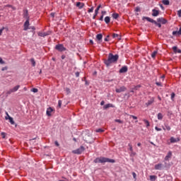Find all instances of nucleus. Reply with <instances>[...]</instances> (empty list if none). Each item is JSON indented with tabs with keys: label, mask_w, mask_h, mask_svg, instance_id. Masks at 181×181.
<instances>
[{
	"label": "nucleus",
	"mask_w": 181,
	"mask_h": 181,
	"mask_svg": "<svg viewBox=\"0 0 181 181\" xmlns=\"http://www.w3.org/2000/svg\"><path fill=\"white\" fill-rule=\"evenodd\" d=\"M131 118H133V119H138V117L136 116L130 115Z\"/></svg>",
	"instance_id": "nucleus-53"
},
{
	"label": "nucleus",
	"mask_w": 181,
	"mask_h": 181,
	"mask_svg": "<svg viewBox=\"0 0 181 181\" xmlns=\"http://www.w3.org/2000/svg\"><path fill=\"white\" fill-rule=\"evenodd\" d=\"M93 11H94V7H91L88 11V13H91V12H93Z\"/></svg>",
	"instance_id": "nucleus-42"
},
{
	"label": "nucleus",
	"mask_w": 181,
	"mask_h": 181,
	"mask_svg": "<svg viewBox=\"0 0 181 181\" xmlns=\"http://www.w3.org/2000/svg\"><path fill=\"white\" fill-rule=\"evenodd\" d=\"M125 90H127L125 86H121L119 88H116L115 91L116 93H123V91H125Z\"/></svg>",
	"instance_id": "nucleus-11"
},
{
	"label": "nucleus",
	"mask_w": 181,
	"mask_h": 181,
	"mask_svg": "<svg viewBox=\"0 0 181 181\" xmlns=\"http://www.w3.org/2000/svg\"><path fill=\"white\" fill-rule=\"evenodd\" d=\"M5 30V27H3L1 29H0V36L2 35V32Z\"/></svg>",
	"instance_id": "nucleus-47"
},
{
	"label": "nucleus",
	"mask_w": 181,
	"mask_h": 181,
	"mask_svg": "<svg viewBox=\"0 0 181 181\" xmlns=\"http://www.w3.org/2000/svg\"><path fill=\"white\" fill-rule=\"evenodd\" d=\"M139 88H141V85H137L136 86L134 87V90H138Z\"/></svg>",
	"instance_id": "nucleus-49"
},
{
	"label": "nucleus",
	"mask_w": 181,
	"mask_h": 181,
	"mask_svg": "<svg viewBox=\"0 0 181 181\" xmlns=\"http://www.w3.org/2000/svg\"><path fill=\"white\" fill-rule=\"evenodd\" d=\"M173 35L175 36V35H177V31H173Z\"/></svg>",
	"instance_id": "nucleus-63"
},
{
	"label": "nucleus",
	"mask_w": 181,
	"mask_h": 181,
	"mask_svg": "<svg viewBox=\"0 0 181 181\" xmlns=\"http://www.w3.org/2000/svg\"><path fill=\"white\" fill-rule=\"evenodd\" d=\"M84 151H86V148L83 146H80V148L74 150L72 151L73 153H75V155H81V153H83V152H84Z\"/></svg>",
	"instance_id": "nucleus-4"
},
{
	"label": "nucleus",
	"mask_w": 181,
	"mask_h": 181,
	"mask_svg": "<svg viewBox=\"0 0 181 181\" xmlns=\"http://www.w3.org/2000/svg\"><path fill=\"white\" fill-rule=\"evenodd\" d=\"M30 62H31V64H32L33 67H35V66H36V62L35 61V59L32 58L30 59Z\"/></svg>",
	"instance_id": "nucleus-30"
},
{
	"label": "nucleus",
	"mask_w": 181,
	"mask_h": 181,
	"mask_svg": "<svg viewBox=\"0 0 181 181\" xmlns=\"http://www.w3.org/2000/svg\"><path fill=\"white\" fill-rule=\"evenodd\" d=\"M177 53H181V49H177Z\"/></svg>",
	"instance_id": "nucleus-64"
},
{
	"label": "nucleus",
	"mask_w": 181,
	"mask_h": 181,
	"mask_svg": "<svg viewBox=\"0 0 181 181\" xmlns=\"http://www.w3.org/2000/svg\"><path fill=\"white\" fill-rule=\"evenodd\" d=\"M127 71H128V66H124L119 69V73L123 74V73H127Z\"/></svg>",
	"instance_id": "nucleus-8"
},
{
	"label": "nucleus",
	"mask_w": 181,
	"mask_h": 181,
	"mask_svg": "<svg viewBox=\"0 0 181 181\" xmlns=\"http://www.w3.org/2000/svg\"><path fill=\"white\" fill-rule=\"evenodd\" d=\"M177 32V35H181V27L180 28V30Z\"/></svg>",
	"instance_id": "nucleus-60"
},
{
	"label": "nucleus",
	"mask_w": 181,
	"mask_h": 181,
	"mask_svg": "<svg viewBox=\"0 0 181 181\" xmlns=\"http://www.w3.org/2000/svg\"><path fill=\"white\" fill-rule=\"evenodd\" d=\"M29 20H26L25 22L24 23V29L23 30H28L29 29Z\"/></svg>",
	"instance_id": "nucleus-14"
},
{
	"label": "nucleus",
	"mask_w": 181,
	"mask_h": 181,
	"mask_svg": "<svg viewBox=\"0 0 181 181\" xmlns=\"http://www.w3.org/2000/svg\"><path fill=\"white\" fill-rule=\"evenodd\" d=\"M49 35H52V31H47L45 33H39L38 35H40L41 37H45V36H49Z\"/></svg>",
	"instance_id": "nucleus-7"
},
{
	"label": "nucleus",
	"mask_w": 181,
	"mask_h": 181,
	"mask_svg": "<svg viewBox=\"0 0 181 181\" xmlns=\"http://www.w3.org/2000/svg\"><path fill=\"white\" fill-rule=\"evenodd\" d=\"M156 179H158V177H156V175H150V180L155 181L156 180Z\"/></svg>",
	"instance_id": "nucleus-26"
},
{
	"label": "nucleus",
	"mask_w": 181,
	"mask_h": 181,
	"mask_svg": "<svg viewBox=\"0 0 181 181\" xmlns=\"http://www.w3.org/2000/svg\"><path fill=\"white\" fill-rule=\"evenodd\" d=\"M0 64H5V61L0 57Z\"/></svg>",
	"instance_id": "nucleus-45"
},
{
	"label": "nucleus",
	"mask_w": 181,
	"mask_h": 181,
	"mask_svg": "<svg viewBox=\"0 0 181 181\" xmlns=\"http://www.w3.org/2000/svg\"><path fill=\"white\" fill-rule=\"evenodd\" d=\"M55 49L57 50L58 52H66V49L64 47V45L63 44H57L55 46Z\"/></svg>",
	"instance_id": "nucleus-5"
},
{
	"label": "nucleus",
	"mask_w": 181,
	"mask_h": 181,
	"mask_svg": "<svg viewBox=\"0 0 181 181\" xmlns=\"http://www.w3.org/2000/svg\"><path fill=\"white\" fill-rule=\"evenodd\" d=\"M101 13H102V16H104V15L107 13V11H102Z\"/></svg>",
	"instance_id": "nucleus-61"
},
{
	"label": "nucleus",
	"mask_w": 181,
	"mask_h": 181,
	"mask_svg": "<svg viewBox=\"0 0 181 181\" xmlns=\"http://www.w3.org/2000/svg\"><path fill=\"white\" fill-rule=\"evenodd\" d=\"M180 141V139L177 138L175 139V137H170V141L171 144H176V142H179Z\"/></svg>",
	"instance_id": "nucleus-12"
},
{
	"label": "nucleus",
	"mask_w": 181,
	"mask_h": 181,
	"mask_svg": "<svg viewBox=\"0 0 181 181\" xmlns=\"http://www.w3.org/2000/svg\"><path fill=\"white\" fill-rule=\"evenodd\" d=\"M84 3H81L80 1L76 3V6L79 8V9H83L84 8Z\"/></svg>",
	"instance_id": "nucleus-15"
},
{
	"label": "nucleus",
	"mask_w": 181,
	"mask_h": 181,
	"mask_svg": "<svg viewBox=\"0 0 181 181\" xmlns=\"http://www.w3.org/2000/svg\"><path fill=\"white\" fill-rule=\"evenodd\" d=\"M12 93H13V90H12V89H10L6 92V95H9L10 94H12Z\"/></svg>",
	"instance_id": "nucleus-40"
},
{
	"label": "nucleus",
	"mask_w": 181,
	"mask_h": 181,
	"mask_svg": "<svg viewBox=\"0 0 181 181\" xmlns=\"http://www.w3.org/2000/svg\"><path fill=\"white\" fill-rule=\"evenodd\" d=\"M162 168H163V165L162 163L156 164L154 166L156 170H162Z\"/></svg>",
	"instance_id": "nucleus-10"
},
{
	"label": "nucleus",
	"mask_w": 181,
	"mask_h": 181,
	"mask_svg": "<svg viewBox=\"0 0 181 181\" xmlns=\"http://www.w3.org/2000/svg\"><path fill=\"white\" fill-rule=\"evenodd\" d=\"M157 22H158L159 23H162V25H166V23H168V20L161 17V18H157Z\"/></svg>",
	"instance_id": "nucleus-6"
},
{
	"label": "nucleus",
	"mask_w": 181,
	"mask_h": 181,
	"mask_svg": "<svg viewBox=\"0 0 181 181\" xmlns=\"http://www.w3.org/2000/svg\"><path fill=\"white\" fill-rule=\"evenodd\" d=\"M58 107H59V108H62V100H59L58 101Z\"/></svg>",
	"instance_id": "nucleus-44"
},
{
	"label": "nucleus",
	"mask_w": 181,
	"mask_h": 181,
	"mask_svg": "<svg viewBox=\"0 0 181 181\" xmlns=\"http://www.w3.org/2000/svg\"><path fill=\"white\" fill-rule=\"evenodd\" d=\"M165 128H163V129H167V131H170V127L169 125L165 124Z\"/></svg>",
	"instance_id": "nucleus-35"
},
{
	"label": "nucleus",
	"mask_w": 181,
	"mask_h": 181,
	"mask_svg": "<svg viewBox=\"0 0 181 181\" xmlns=\"http://www.w3.org/2000/svg\"><path fill=\"white\" fill-rule=\"evenodd\" d=\"M19 88H21V86L17 85L14 88H11V90H13V93H16V91L19 90Z\"/></svg>",
	"instance_id": "nucleus-21"
},
{
	"label": "nucleus",
	"mask_w": 181,
	"mask_h": 181,
	"mask_svg": "<svg viewBox=\"0 0 181 181\" xmlns=\"http://www.w3.org/2000/svg\"><path fill=\"white\" fill-rule=\"evenodd\" d=\"M158 54V51H153L151 54V57L153 59H155V57H156V55Z\"/></svg>",
	"instance_id": "nucleus-27"
},
{
	"label": "nucleus",
	"mask_w": 181,
	"mask_h": 181,
	"mask_svg": "<svg viewBox=\"0 0 181 181\" xmlns=\"http://www.w3.org/2000/svg\"><path fill=\"white\" fill-rule=\"evenodd\" d=\"M177 47H176V46H174V47H173V52H174V53H177Z\"/></svg>",
	"instance_id": "nucleus-36"
},
{
	"label": "nucleus",
	"mask_w": 181,
	"mask_h": 181,
	"mask_svg": "<svg viewBox=\"0 0 181 181\" xmlns=\"http://www.w3.org/2000/svg\"><path fill=\"white\" fill-rule=\"evenodd\" d=\"M108 37H110V35H107V37L105 38V42H108Z\"/></svg>",
	"instance_id": "nucleus-62"
},
{
	"label": "nucleus",
	"mask_w": 181,
	"mask_h": 181,
	"mask_svg": "<svg viewBox=\"0 0 181 181\" xmlns=\"http://www.w3.org/2000/svg\"><path fill=\"white\" fill-rule=\"evenodd\" d=\"M175 95H176V94H175V93H171V100H172V101H175Z\"/></svg>",
	"instance_id": "nucleus-34"
},
{
	"label": "nucleus",
	"mask_w": 181,
	"mask_h": 181,
	"mask_svg": "<svg viewBox=\"0 0 181 181\" xmlns=\"http://www.w3.org/2000/svg\"><path fill=\"white\" fill-rule=\"evenodd\" d=\"M6 115H8V121H9L10 124H11V125H14L15 121H13V118H12L11 116H9L8 112H6Z\"/></svg>",
	"instance_id": "nucleus-19"
},
{
	"label": "nucleus",
	"mask_w": 181,
	"mask_h": 181,
	"mask_svg": "<svg viewBox=\"0 0 181 181\" xmlns=\"http://www.w3.org/2000/svg\"><path fill=\"white\" fill-rule=\"evenodd\" d=\"M1 136H2L3 139H5L6 136V133L1 132Z\"/></svg>",
	"instance_id": "nucleus-39"
},
{
	"label": "nucleus",
	"mask_w": 181,
	"mask_h": 181,
	"mask_svg": "<svg viewBox=\"0 0 181 181\" xmlns=\"http://www.w3.org/2000/svg\"><path fill=\"white\" fill-rule=\"evenodd\" d=\"M99 21H104V16H101L100 18H99Z\"/></svg>",
	"instance_id": "nucleus-59"
},
{
	"label": "nucleus",
	"mask_w": 181,
	"mask_h": 181,
	"mask_svg": "<svg viewBox=\"0 0 181 181\" xmlns=\"http://www.w3.org/2000/svg\"><path fill=\"white\" fill-rule=\"evenodd\" d=\"M155 103V98H151V100H148L147 103H146V107H149V105H152Z\"/></svg>",
	"instance_id": "nucleus-9"
},
{
	"label": "nucleus",
	"mask_w": 181,
	"mask_h": 181,
	"mask_svg": "<svg viewBox=\"0 0 181 181\" xmlns=\"http://www.w3.org/2000/svg\"><path fill=\"white\" fill-rule=\"evenodd\" d=\"M96 39L97 40H98L99 42H101V40H103V34H98L96 35Z\"/></svg>",
	"instance_id": "nucleus-22"
},
{
	"label": "nucleus",
	"mask_w": 181,
	"mask_h": 181,
	"mask_svg": "<svg viewBox=\"0 0 181 181\" xmlns=\"http://www.w3.org/2000/svg\"><path fill=\"white\" fill-rule=\"evenodd\" d=\"M158 119H163V115L162 113L158 114Z\"/></svg>",
	"instance_id": "nucleus-31"
},
{
	"label": "nucleus",
	"mask_w": 181,
	"mask_h": 181,
	"mask_svg": "<svg viewBox=\"0 0 181 181\" xmlns=\"http://www.w3.org/2000/svg\"><path fill=\"white\" fill-rule=\"evenodd\" d=\"M135 11H136V12H140L141 11V8L139 7H136Z\"/></svg>",
	"instance_id": "nucleus-56"
},
{
	"label": "nucleus",
	"mask_w": 181,
	"mask_h": 181,
	"mask_svg": "<svg viewBox=\"0 0 181 181\" xmlns=\"http://www.w3.org/2000/svg\"><path fill=\"white\" fill-rule=\"evenodd\" d=\"M132 176H133L134 179H136V173L133 172L132 173Z\"/></svg>",
	"instance_id": "nucleus-52"
},
{
	"label": "nucleus",
	"mask_w": 181,
	"mask_h": 181,
	"mask_svg": "<svg viewBox=\"0 0 181 181\" xmlns=\"http://www.w3.org/2000/svg\"><path fill=\"white\" fill-rule=\"evenodd\" d=\"M110 21H111V18H110V16H106V17L105 18V23H107V24L110 23Z\"/></svg>",
	"instance_id": "nucleus-25"
},
{
	"label": "nucleus",
	"mask_w": 181,
	"mask_h": 181,
	"mask_svg": "<svg viewBox=\"0 0 181 181\" xmlns=\"http://www.w3.org/2000/svg\"><path fill=\"white\" fill-rule=\"evenodd\" d=\"M128 146L129 148L130 152H132V151H134V148H132V144H129Z\"/></svg>",
	"instance_id": "nucleus-37"
},
{
	"label": "nucleus",
	"mask_w": 181,
	"mask_h": 181,
	"mask_svg": "<svg viewBox=\"0 0 181 181\" xmlns=\"http://www.w3.org/2000/svg\"><path fill=\"white\" fill-rule=\"evenodd\" d=\"M144 19H146L148 22H150L151 23H154L156 26H158V28H162V24L160 23H158V21L149 18V17H143V21Z\"/></svg>",
	"instance_id": "nucleus-3"
},
{
	"label": "nucleus",
	"mask_w": 181,
	"mask_h": 181,
	"mask_svg": "<svg viewBox=\"0 0 181 181\" xmlns=\"http://www.w3.org/2000/svg\"><path fill=\"white\" fill-rule=\"evenodd\" d=\"M118 59H119V55H113L112 53H110L107 59H103V63L105 64L106 67H110L111 64L117 63V62H118Z\"/></svg>",
	"instance_id": "nucleus-1"
},
{
	"label": "nucleus",
	"mask_w": 181,
	"mask_h": 181,
	"mask_svg": "<svg viewBox=\"0 0 181 181\" xmlns=\"http://www.w3.org/2000/svg\"><path fill=\"white\" fill-rule=\"evenodd\" d=\"M66 93H67V94H70V93H71L70 88H66Z\"/></svg>",
	"instance_id": "nucleus-50"
},
{
	"label": "nucleus",
	"mask_w": 181,
	"mask_h": 181,
	"mask_svg": "<svg viewBox=\"0 0 181 181\" xmlns=\"http://www.w3.org/2000/svg\"><path fill=\"white\" fill-rule=\"evenodd\" d=\"M112 103H109L103 106V110H108V108H114Z\"/></svg>",
	"instance_id": "nucleus-13"
},
{
	"label": "nucleus",
	"mask_w": 181,
	"mask_h": 181,
	"mask_svg": "<svg viewBox=\"0 0 181 181\" xmlns=\"http://www.w3.org/2000/svg\"><path fill=\"white\" fill-rule=\"evenodd\" d=\"M156 86H158V87H162V83L160 82H156Z\"/></svg>",
	"instance_id": "nucleus-46"
},
{
	"label": "nucleus",
	"mask_w": 181,
	"mask_h": 181,
	"mask_svg": "<svg viewBox=\"0 0 181 181\" xmlns=\"http://www.w3.org/2000/svg\"><path fill=\"white\" fill-rule=\"evenodd\" d=\"M112 37H113L114 39H115V37H117V40H121V36H119V35H118V34L113 33V34H112Z\"/></svg>",
	"instance_id": "nucleus-23"
},
{
	"label": "nucleus",
	"mask_w": 181,
	"mask_h": 181,
	"mask_svg": "<svg viewBox=\"0 0 181 181\" xmlns=\"http://www.w3.org/2000/svg\"><path fill=\"white\" fill-rule=\"evenodd\" d=\"M162 2L163 4V5H169V4H170L169 0H163Z\"/></svg>",
	"instance_id": "nucleus-32"
},
{
	"label": "nucleus",
	"mask_w": 181,
	"mask_h": 181,
	"mask_svg": "<svg viewBox=\"0 0 181 181\" xmlns=\"http://www.w3.org/2000/svg\"><path fill=\"white\" fill-rule=\"evenodd\" d=\"M155 129H156V131H162V129H160V128H159L158 127H156Z\"/></svg>",
	"instance_id": "nucleus-57"
},
{
	"label": "nucleus",
	"mask_w": 181,
	"mask_h": 181,
	"mask_svg": "<svg viewBox=\"0 0 181 181\" xmlns=\"http://www.w3.org/2000/svg\"><path fill=\"white\" fill-rule=\"evenodd\" d=\"M177 15H178L179 18L181 17V9L177 11Z\"/></svg>",
	"instance_id": "nucleus-54"
},
{
	"label": "nucleus",
	"mask_w": 181,
	"mask_h": 181,
	"mask_svg": "<svg viewBox=\"0 0 181 181\" xmlns=\"http://www.w3.org/2000/svg\"><path fill=\"white\" fill-rule=\"evenodd\" d=\"M1 70L2 71H5V70H8V66L3 67Z\"/></svg>",
	"instance_id": "nucleus-58"
},
{
	"label": "nucleus",
	"mask_w": 181,
	"mask_h": 181,
	"mask_svg": "<svg viewBox=\"0 0 181 181\" xmlns=\"http://www.w3.org/2000/svg\"><path fill=\"white\" fill-rule=\"evenodd\" d=\"M152 16H159V10L153 9L152 10Z\"/></svg>",
	"instance_id": "nucleus-16"
},
{
	"label": "nucleus",
	"mask_w": 181,
	"mask_h": 181,
	"mask_svg": "<svg viewBox=\"0 0 181 181\" xmlns=\"http://www.w3.org/2000/svg\"><path fill=\"white\" fill-rule=\"evenodd\" d=\"M172 158V151H169L167 154V156L165 157V160H169V159Z\"/></svg>",
	"instance_id": "nucleus-17"
},
{
	"label": "nucleus",
	"mask_w": 181,
	"mask_h": 181,
	"mask_svg": "<svg viewBox=\"0 0 181 181\" xmlns=\"http://www.w3.org/2000/svg\"><path fill=\"white\" fill-rule=\"evenodd\" d=\"M101 8V4H100L99 6H98V7L96 8V9L95 10V15H98V11H100V8Z\"/></svg>",
	"instance_id": "nucleus-28"
},
{
	"label": "nucleus",
	"mask_w": 181,
	"mask_h": 181,
	"mask_svg": "<svg viewBox=\"0 0 181 181\" xmlns=\"http://www.w3.org/2000/svg\"><path fill=\"white\" fill-rule=\"evenodd\" d=\"M76 77H80V72L77 71L75 73Z\"/></svg>",
	"instance_id": "nucleus-51"
},
{
	"label": "nucleus",
	"mask_w": 181,
	"mask_h": 181,
	"mask_svg": "<svg viewBox=\"0 0 181 181\" xmlns=\"http://www.w3.org/2000/svg\"><path fill=\"white\" fill-rule=\"evenodd\" d=\"M95 132L101 134V133L104 132V129H97L95 130Z\"/></svg>",
	"instance_id": "nucleus-33"
},
{
	"label": "nucleus",
	"mask_w": 181,
	"mask_h": 181,
	"mask_svg": "<svg viewBox=\"0 0 181 181\" xmlns=\"http://www.w3.org/2000/svg\"><path fill=\"white\" fill-rule=\"evenodd\" d=\"M94 163H115V160L105 157L96 158L93 160Z\"/></svg>",
	"instance_id": "nucleus-2"
},
{
	"label": "nucleus",
	"mask_w": 181,
	"mask_h": 181,
	"mask_svg": "<svg viewBox=\"0 0 181 181\" xmlns=\"http://www.w3.org/2000/svg\"><path fill=\"white\" fill-rule=\"evenodd\" d=\"M46 112H47V115L48 117H50V116L52 115V112H53V108H52V107L47 108Z\"/></svg>",
	"instance_id": "nucleus-18"
},
{
	"label": "nucleus",
	"mask_w": 181,
	"mask_h": 181,
	"mask_svg": "<svg viewBox=\"0 0 181 181\" xmlns=\"http://www.w3.org/2000/svg\"><path fill=\"white\" fill-rule=\"evenodd\" d=\"M23 18H25L27 20H29V13L28 12V10L24 11Z\"/></svg>",
	"instance_id": "nucleus-20"
},
{
	"label": "nucleus",
	"mask_w": 181,
	"mask_h": 181,
	"mask_svg": "<svg viewBox=\"0 0 181 181\" xmlns=\"http://www.w3.org/2000/svg\"><path fill=\"white\" fill-rule=\"evenodd\" d=\"M115 122H118L119 124H123L124 122H122V120L121 119H115Z\"/></svg>",
	"instance_id": "nucleus-38"
},
{
	"label": "nucleus",
	"mask_w": 181,
	"mask_h": 181,
	"mask_svg": "<svg viewBox=\"0 0 181 181\" xmlns=\"http://www.w3.org/2000/svg\"><path fill=\"white\" fill-rule=\"evenodd\" d=\"M172 114H173L172 111H168L167 115H168V117H170V115H172Z\"/></svg>",
	"instance_id": "nucleus-55"
},
{
	"label": "nucleus",
	"mask_w": 181,
	"mask_h": 181,
	"mask_svg": "<svg viewBox=\"0 0 181 181\" xmlns=\"http://www.w3.org/2000/svg\"><path fill=\"white\" fill-rule=\"evenodd\" d=\"M31 91L33 93H37V91H39V90L37 88H33L31 89Z\"/></svg>",
	"instance_id": "nucleus-41"
},
{
	"label": "nucleus",
	"mask_w": 181,
	"mask_h": 181,
	"mask_svg": "<svg viewBox=\"0 0 181 181\" xmlns=\"http://www.w3.org/2000/svg\"><path fill=\"white\" fill-rule=\"evenodd\" d=\"M6 8H12V9H15V7H13L11 4H7L5 6Z\"/></svg>",
	"instance_id": "nucleus-43"
},
{
	"label": "nucleus",
	"mask_w": 181,
	"mask_h": 181,
	"mask_svg": "<svg viewBox=\"0 0 181 181\" xmlns=\"http://www.w3.org/2000/svg\"><path fill=\"white\" fill-rule=\"evenodd\" d=\"M131 156H135L136 155V153L134 152V151H131Z\"/></svg>",
	"instance_id": "nucleus-48"
},
{
	"label": "nucleus",
	"mask_w": 181,
	"mask_h": 181,
	"mask_svg": "<svg viewBox=\"0 0 181 181\" xmlns=\"http://www.w3.org/2000/svg\"><path fill=\"white\" fill-rule=\"evenodd\" d=\"M113 19H118V18H119V14L117 13H114L112 15Z\"/></svg>",
	"instance_id": "nucleus-24"
},
{
	"label": "nucleus",
	"mask_w": 181,
	"mask_h": 181,
	"mask_svg": "<svg viewBox=\"0 0 181 181\" xmlns=\"http://www.w3.org/2000/svg\"><path fill=\"white\" fill-rule=\"evenodd\" d=\"M143 121H144V124H146V128L150 127L151 124H149V121H148L147 119H145Z\"/></svg>",
	"instance_id": "nucleus-29"
}]
</instances>
